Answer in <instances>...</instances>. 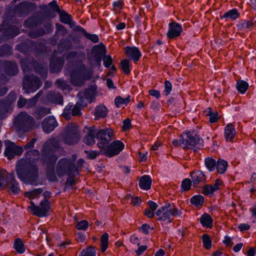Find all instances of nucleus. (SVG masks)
Returning <instances> with one entry per match:
<instances>
[{
    "label": "nucleus",
    "instance_id": "obj_44",
    "mask_svg": "<svg viewBox=\"0 0 256 256\" xmlns=\"http://www.w3.org/2000/svg\"><path fill=\"white\" fill-rule=\"evenodd\" d=\"M190 204L195 206H201L204 202V198L201 195H195L190 199Z\"/></svg>",
    "mask_w": 256,
    "mask_h": 256
},
{
    "label": "nucleus",
    "instance_id": "obj_64",
    "mask_svg": "<svg viewBox=\"0 0 256 256\" xmlns=\"http://www.w3.org/2000/svg\"><path fill=\"white\" fill-rule=\"evenodd\" d=\"M85 152L88 155V158L90 160L96 158L100 154V152L97 150L86 151Z\"/></svg>",
    "mask_w": 256,
    "mask_h": 256
},
{
    "label": "nucleus",
    "instance_id": "obj_58",
    "mask_svg": "<svg viewBox=\"0 0 256 256\" xmlns=\"http://www.w3.org/2000/svg\"><path fill=\"white\" fill-rule=\"evenodd\" d=\"M8 186L6 171L0 169V188H5Z\"/></svg>",
    "mask_w": 256,
    "mask_h": 256
},
{
    "label": "nucleus",
    "instance_id": "obj_60",
    "mask_svg": "<svg viewBox=\"0 0 256 256\" xmlns=\"http://www.w3.org/2000/svg\"><path fill=\"white\" fill-rule=\"evenodd\" d=\"M215 192L211 184L204 185L202 188V194L205 196H212L214 192Z\"/></svg>",
    "mask_w": 256,
    "mask_h": 256
},
{
    "label": "nucleus",
    "instance_id": "obj_15",
    "mask_svg": "<svg viewBox=\"0 0 256 256\" xmlns=\"http://www.w3.org/2000/svg\"><path fill=\"white\" fill-rule=\"evenodd\" d=\"M0 32H2V34L0 35V43L10 38H14L20 33L19 28L14 26H9L6 27L4 22L0 26Z\"/></svg>",
    "mask_w": 256,
    "mask_h": 256
},
{
    "label": "nucleus",
    "instance_id": "obj_51",
    "mask_svg": "<svg viewBox=\"0 0 256 256\" xmlns=\"http://www.w3.org/2000/svg\"><path fill=\"white\" fill-rule=\"evenodd\" d=\"M56 28L55 36H64L67 34L68 31L63 25L56 23Z\"/></svg>",
    "mask_w": 256,
    "mask_h": 256
},
{
    "label": "nucleus",
    "instance_id": "obj_32",
    "mask_svg": "<svg viewBox=\"0 0 256 256\" xmlns=\"http://www.w3.org/2000/svg\"><path fill=\"white\" fill-rule=\"evenodd\" d=\"M35 42L30 40L28 39L24 42H22L16 46V49L24 54H26L28 51L34 46Z\"/></svg>",
    "mask_w": 256,
    "mask_h": 256
},
{
    "label": "nucleus",
    "instance_id": "obj_23",
    "mask_svg": "<svg viewBox=\"0 0 256 256\" xmlns=\"http://www.w3.org/2000/svg\"><path fill=\"white\" fill-rule=\"evenodd\" d=\"M58 126L56 120L54 116H50L46 118L42 123V126L45 133L49 134Z\"/></svg>",
    "mask_w": 256,
    "mask_h": 256
},
{
    "label": "nucleus",
    "instance_id": "obj_25",
    "mask_svg": "<svg viewBox=\"0 0 256 256\" xmlns=\"http://www.w3.org/2000/svg\"><path fill=\"white\" fill-rule=\"evenodd\" d=\"M88 134L84 138V142L87 145H92L95 143V138H97V128L94 126L85 128Z\"/></svg>",
    "mask_w": 256,
    "mask_h": 256
},
{
    "label": "nucleus",
    "instance_id": "obj_39",
    "mask_svg": "<svg viewBox=\"0 0 256 256\" xmlns=\"http://www.w3.org/2000/svg\"><path fill=\"white\" fill-rule=\"evenodd\" d=\"M202 225L206 228H211L212 226L213 220L210 214H204L200 218Z\"/></svg>",
    "mask_w": 256,
    "mask_h": 256
},
{
    "label": "nucleus",
    "instance_id": "obj_41",
    "mask_svg": "<svg viewBox=\"0 0 256 256\" xmlns=\"http://www.w3.org/2000/svg\"><path fill=\"white\" fill-rule=\"evenodd\" d=\"M92 52L94 56H103L106 55V48L104 44L95 45L92 48Z\"/></svg>",
    "mask_w": 256,
    "mask_h": 256
},
{
    "label": "nucleus",
    "instance_id": "obj_7",
    "mask_svg": "<svg viewBox=\"0 0 256 256\" xmlns=\"http://www.w3.org/2000/svg\"><path fill=\"white\" fill-rule=\"evenodd\" d=\"M114 130L110 128H97V146L102 152L108 146L114 138Z\"/></svg>",
    "mask_w": 256,
    "mask_h": 256
},
{
    "label": "nucleus",
    "instance_id": "obj_62",
    "mask_svg": "<svg viewBox=\"0 0 256 256\" xmlns=\"http://www.w3.org/2000/svg\"><path fill=\"white\" fill-rule=\"evenodd\" d=\"M56 84L58 88L63 90L66 89L68 87L67 82L62 79L57 80Z\"/></svg>",
    "mask_w": 256,
    "mask_h": 256
},
{
    "label": "nucleus",
    "instance_id": "obj_9",
    "mask_svg": "<svg viewBox=\"0 0 256 256\" xmlns=\"http://www.w3.org/2000/svg\"><path fill=\"white\" fill-rule=\"evenodd\" d=\"M80 136L76 126L73 124H68L64 129L63 140L64 144L73 145L76 144Z\"/></svg>",
    "mask_w": 256,
    "mask_h": 256
},
{
    "label": "nucleus",
    "instance_id": "obj_8",
    "mask_svg": "<svg viewBox=\"0 0 256 256\" xmlns=\"http://www.w3.org/2000/svg\"><path fill=\"white\" fill-rule=\"evenodd\" d=\"M42 82L34 74L25 75L22 82V88L26 93L34 92L42 86Z\"/></svg>",
    "mask_w": 256,
    "mask_h": 256
},
{
    "label": "nucleus",
    "instance_id": "obj_34",
    "mask_svg": "<svg viewBox=\"0 0 256 256\" xmlns=\"http://www.w3.org/2000/svg\"><path fill=\"white\" fill-rule=\"evenodd\" d=\"M240 13L237 8H232L225 13L222 16H220L221 18H226V21L228 20H234L238 19L240 17Z\"/></svg>",
    "mask_w": 256,
    "mask_h": 256
},
{
    "label": "nucleus",
    "instance_id": "obj_63",
    "mask_svg": "<svg viewBox=\"0 0 256 256\" xmlns=\"http://www.w3.org/2000/svg\"><path fill=\"white\" fill-rule=\"evenodd\" d=\"M84 36L94 43H98L99 42V38L96 34H90L86 32Z\"/></svg>",
    "mask_w": 256,
    "mask_h": 256
},
{
    "label": "nucleus",
    "instance_id": "obj_52",
    "mask_svg": "<svg viewBox=\"0 0 256 256\" xmlns=\"http://www.w3.org/2000/svg\"><path fill=\"white\" fill-rule=\"evenodd\" d=\"M12 47L8 44H4L0 46V57L11 54Z\"/></svg>",
    "mask_w": 256,
    "mask_h": 256
},
{
    "label": "nucleus",
    "instance_id": "obj_1",
    "mask_svg": "<svg viewBox=\"0 0 256 256\" xmlns=\"http://www.w3.org/2000/svg\"><path fill=\"white\" fill-rule=\"evenodd\" d=\"M39 158V151L32 150L27 152L24 158L18 162L16 170L18 178L21 181L32 185L38 184V171L36 161Z\"/></svg>",
    "mask_w": 256,
    "mask_h": 256
},
{
    "label": "nucleus",
    "instance_id": "obj_10",
    "mask_svg": "<svg viewBox=\"0 0 256 256\" xmlns=\"http://www.w3.org/2000/svg\"><path fill=\"white\" fill-rule=\"evenodd\" d=\"M180 141L184 148L193 149L202 142L200 136L194 132H183L181 135Z\"/></svg>",
    "mask_w": 256,
    "mask_h": 256
},
{
    "label": "nucleus",
    "instance_id": "obj_45",
    "mask_svg": "<svg viewBox=\"0 0 256 256\" xmlns=\"http://www.w3.org/2000/svg\"><path fill=\"white\" fill-rule=\"evenodd\" d=\"M248 88V84L244 80H239L236 82V88L242 94H244Z\"/></svg>",
    "mask_w": 256,
    "mask_h": 256
},
{
    "label": "nucleus",
    "instance_id": "obj_21",
    "mask_svg": "<svg viewBox=\"0 0 256 256\" xmlns=\"http://www.w3.org/2000/svg\"><path fill=\"white\" fill-rule=\"evenodd\" d=\"M57 52L55 50L51 58L50 64V71L52 73L59 72L62 69L64 64L63 58H56Z\"/></svg>",
    "mask_w": 256,
    "mask_h": 256
},
{
    "label": "nucleus",
    "instance_id": "obj_20",
    "mask_svg": "<svg viewBox=\"0 0 256 256\" xmlns=\"http://www.w3.org/2000/svg\"><path fill=\"white\" fill-rule=\"evenodd\" d=\"M182 26L180 24L172 20L168 26L166 36L170 40L179 37L182 34Z\"/></svg>",
    "mask_w": 256,
    "mask_h": 256
},
{
    "label": "nucleus",
    "instance_id": "obj_47",
    "mask_svg": "<svg viewBox=\"0 0 256 256\" xmlns=\"http://www.w3.org/2000/svg\"><path fill=\"white\" fill-rule=\"evenodd\" d=\"M130 102V96L126 98H122L120 96H116L114 99V103L116 107L121 108L126 106Z\"/></svg>",
    "mask_w": 256,
    "mask_h": 256
},
{
    "label": "nucleus",
    "instance_id": "obj_57",
    "mask_svg": "<svg viewBox=\"0 0 256 256\" xmlns=\"http://www.w3.org/2000/svg\"><path fill=\"white\" fill-rule=\"evenodd\" d=\"M124 4L123 0H118L114 2L112 4V10L115 12H120L123 8Z\"/></svg>",
    "mask_w": 256,
    "mask_h": 256
},
{
    "label": "nucleus",
    "instance_id": "obj_59",
    "mask_svg": "<svg viewBox=\"0 0 256 256\" xmlns=\"http://www.w3.org/2000/svg\"><path fill=\"white\" fill-rule=\"evenodd\" d=\"M89 226L88 222L86 220H82L78 222L76 225V228L78 230L86 231L88 230Z\"/></svg>",
    "mask_w": 256,
    "mask_h": 256
},
{
    "label": "nucleus",
    "instance_id": "obj_43",
    "mask_svg": "<svg viewBox=\"0 0 256 256\" xmlns=\"http://www.w3.org/2000/svg\"><path fill=\"white\" fill-rule=\"evenodd\" d=\"M42 191V188H35L32 190L25 192L24 196L30 199H34L38 198Z\"/></svg>",
    "mask_w": 256,
    "mask_h": 256
},
{
    "label": "nucleus",
    "instance_id": "obj_3",
    "mask_svg": "<svg viewBox=\"0 0 256 256\" xmlns=\"http://www.w3.org/2000/svg\"><path fill=\"white\" fill-rule=\"evenodd\" d=\"M34 118L26 112H20L14 120V126L18 134L28 132L39 127Z\"/></svg>",
    "mask_w": 256,
    "mask_h": 256
},
{
    "label": "nucleus",
    "instance_id": "obj_54",
    "mask_svg": "<svg viewBox=\"0 0 256 256\" xmlns=\"http://www.w3.org/2000/svg\"><path fill=\"white\" fill-rule=\"evenodd\" d=\"M202 241L204 247L206 250H210L212 247V240L210 236L206 234H204L202 235Z\"/></svg>",
    "mask_w": 256,
    "mask_h": 256
},
{
    "label": "nucleus",
    "instance_id": "obj_46",
    "mask_svg": "<svg viewBox=\"0 0 256 256\" xmlns=\"http://www.w3.org/2000/svg\"><path fill=\"white\" fill-rule=\"evenodd\" d=\"M216 162L212 158L208 157L204 160V164L210 172H214L216 167Z\"/></svg>",
    "mask_w": 256,
    "mask_h": 256
},
{
    "label": "nucleus",
    "instance_id": "obj_61",
    "mask_svg": "<svg viewBox=\"0 0 256 256\" xmlns=\"http://www.w3.org/2000/svg\"><path fill=\"white\" fill-rule=\"evenodd\" d=\"M104 66L106 68H109L112 64V59L110 55H105L102 57Z\"/></svg>",
    "mask_w": 256,
    "mask_h": 256
},
{
    "label": "nucleus",
    "instance_id": "obj_42",
    "mask_svg": "<svg viewBox=\"0 0 256 256\" xmlns=\"http://www.w3.org/2000/svg\"><path fill=\"white\" fill-rule=\"evenodd\" d=\"M228 166V163L226 161L224 160L219 159L216 162V168L219 174H223L226 172Z\"/></svg>",
    "mask_w": 256,
    "mask_h": 256
},
{
    "label": "nucleus",
    "instance_id": "obj_38",
    "mask_svg": "<svg viewBox=\"0 0 256 256\" xmlns=\"http://www.w3.org/2000/svg\"><path fill=\"white\" fill-rule=\"evenodd\" d=\"M235 128L231 124H227L225 127L224 137L226 140L231 141L236 135Z\"/></svg>",
    "mask_w": 256,
    "mask_h": 256
},
{
    "label": "nucleus",
    "instance_id": "obj_24",
    "mask_svg": "<svg viewBox=\"0 0 256 256\" xmlns=\"http://www.w3.org/2000/svg\"><path fill=\"white\" fill-rule=\"evenodd\" d=\"M16 94L14 92H11L5 100H0V118L2 114L7 112V108L16 99Z\"/></svg>",
    "mask_w": 256,
    "mask_h": 256
},
{
    "label": "nucleus",
    "instance_id": "obj_4",
    "mask_svg": "<svg viewBox=\"0 0 256 256\" xmlns=\"http://www.w3.org/2000/svg\"><path fill=\"white\" fill-rule=\"evenodd\" d=\"M70 82L74 86H82L85 82L90 80L94 76V70L86 68L81 64L72 70L70 74Z\"/></svg>",
    "mask_w": 256,
    "mask_h": 256
},
{
    "label": "nucleus",
    "instance_id": "obj_28",
    "mask_svg": "<svg viewBox=\"0 0 256 256\" xmlns=\"http://www.w3.org/2000/svg\"><path fill=\"white\" fill-rule=\"evenodd\" d=\"M46 98L52 102L63 104V98L59 92L50 91L47 94Z\"/></svg>",
    "mask_w": 256,
    "mask_h": 256
},
{
    "label": "nucleus",
    "instance_id": "obj_31",
    "mask_svg": "<svg viewBox=\"0 0 256 256\" xmlns=\"http://www.w3.org/2000/svg\"><path fill=\"white\" fill-rule=\"evenodd\" d=\"M10 177L11 178L9 190L13 194H18L20 192V188L18 182L14 178V174L11 172L10 174Z\"/></svg>",
    "mask_w": 256,
    "mask_h": 256
},
{
    "label": "nucleus",
    "instance_id": "obj_11",
    "mask_svg": "<svg viewBox=\"0 0 256 256\" xmlns=\"http://www.w3.org/2000/svg\"><path fill=\"white\" fill-rule=\"evenodd\" d=\"M50 208V204L48 200H42L39 206H36L34 202L30 201V206L28 209L31 213L40 218L46 216L48 215Z\"/></svg>",
    "mask_w": 256,
    "mask_h": 256
},
{
    "label": "nucleus",
    "instance_id": "obj_40",
    "mask_svg": "<svg viewBox=\"0 0 256 256\" xmlns=\"http://www.w3.org/2000/svg\"><path fill=\"white\" fill-rule=\"evenodd\" d=\"M13 248L18 254H23L26 251L25 246L22 240L20 238L15 239Z\"/></svg>",
    "mask_w": 256,
    "mask_h": 256
},
{
    "label": "nucleus",
    "instance_id": "obj_5",
    "mask_svg": "<svg viewBox=\"0 0 256 256\" xmlns=\"http://www.w3.org/2000/svg\"><path fill=\"white\" fill-rule=\"evenodd\" d=\"M72 158H62L60 159L56 166V173L58 176L61 178L65 175L69 176H74V172H76L74 167V162L77 158L76 154L72 155Z\"/></svg>",
    "mask_w": 256,
    "mask_h": 256
},
{
    "label": "nucleus",
    "instance_id": "obj_16",
    "mask_svg": "<svg viewBox=\"0 0 256 256\" xmlns=\"http://www.w3.org/2000/svg\"><path fill=\"white\" fill-rule=\"evenodd\" d=\"M86 106V102H83L82 100L78 99L76 104H69L64 109L63 114L66 118H69L72 114L73 116H78L81 114V110Z\"/></svg>",
    "mask_w": 256,
    "mask_h": 256
},
{
    "label": "nucleus",
    "instance_id": "obj_14",
    "mask_svg": "<svg viewBox=\"0 0 256 256\" xmlns=\"http://www.w3.org/2000/svg\"><path fill=\"white\" fill-rule=\"evenodd\" d=\"M124 148V144L120 140H116L110 142L102 152L106 156L111 158L118 154Z\"/></svg>",
    "mask_w": 256,
    "mask_h": 256
},
{
    "label": "nucleus",
    "instance_id": "obj_26",
    "mask_svg": "<svg viewBox=\"0 0 256 256\" xmlns=\"http://www.w3.org/2000/svg\"><path fill=\"white\" fill-rule=\"evenodd\" d=\"M125 50L126 56L135 62L138 61L142 56V53L137 47L128 46L125 48Z\"/></svg>",
    "mask_w": 256,
    "mask_h": 256
},
{
    "label": "nucleus",
    "instance_id": "obj_56",
    "mask_svg": "<svg viewBox=\"0 0 256 256\" xmlns=\"http://www.w3.org/2000/svg\"><path fill=\"white\" fill-rule=\"evenodd\" d=\"M96 252L94 248L88 247L85 250H83L79 256H96Z\"/></svg>",
    "mask_w": 256,
    "mask_h": 256
},
{
    "label": "nucleus",
    "instance_id": "obj_33",
    "mask_svg": "<svg viewBox=\"0 0 256 256\" xmlns=\"http://www.w3.org/2000/svg\"><path fill=\"white\" fill-rule=\"evenodd\" d=\"M40 8L48 14H50L49 8H51L52 11L57 13L60 10L56 1L54 0L49 2L48 5L42 4L40 6Z\"/></svg>",
    "mask_w": 256,
    "mask_h": 256
},
{
    "label": "nucleus",
    "instance_id": "obj_6",
    "mask_svg": "<svg viewBox=\"0 0 256 256\" xmlns=\"http://www.w3.org/2000/svg\"><path fill=\"white\" fill-rule=\"evenodd\" d=\"M156 215L158 220L168 224L172 222L173 217H181L182 212L175 206L167 203L158 210Z\"/></svg>",
    "mask_w": 256,
    "mask_h": 256
},
{
    "label": "nucleus",
    "instance_id": "obj_55",
    "mask_svg": "<svg viewBox=\"0 0 256 256\" xmlns=\"http://www.w3.org/2000/svg\"><path fill=\"white\" fill-rule=\"evenodd\" d=\"M192 184V180L188 178L184 179L181 184L182 191L184 192L188 190L190 188Z\"/></svg>",
    "mask_w": 256,
    "mask_h": 256
},
{
    "label": "nucleus",
    "instance_id": "obj_35",
    "mask_svg": "<svg viewBox=\"0 0 256 256\" xmlns=\"http://www.w3.org/2000/svg\"><path fill=\"white\" fill-rule=\"evenodd\" d=\"M108 114V110L104 105H98L95 108L94 116L96 119L104 118Z\"/></svg>",
    "mask_w": 256,
    "mask_h": 256
},
{
    "label": "nucleus",
    "instance_id": "obj_12",
    "mask_svg": "<svg viewBox=\"0 0 256 256\" xmlns=\"http://www.w3.org/2000/svg\"><path fill=\"white\" fill-rule=\"evenodd\" d=\"M21 67L24 72L30 71L33 68L37 73L47 72L46 66H40L32 58H22L20 61Z\"/></svg>",
    "mask_w": 256,
    "mask_h": 256
},
{
    "label": "nucleus",
    "instance_id": "obj_17",
    "mask_svg": "<svg viewBox=\"0 0 256 256\" xmlns=\"http://www.w3.org/2000/svg\"><path fill=\"white\" fill-rule=\"evenodd\" d=\"M37 6L35 3L24 2L20 3L14 8V14L18 16L26 15L30 12L36 10Z\"/></svg>",
    "mask_w": 256,
    "mask_h": 256
},
{
    "label": "nucleus",
    "instance_id": "obj_50",
    "mask_svg": "<svg viewBox=\"0 0 256 256\" xmlns=\"http://www.w3.org/2000/svg\"><path fill=\"white\" fill-rule=\"evenodd\" d=\"M101 251L105 252L108 248V234L107 233L104 234L100 238Z\"/></svg>",
    "mask_w": 256,
    "mask_h": 256
},
{
    "label": "nucleus",
    "instance_id": "obj_49",
    "mask_svg": "<svg viewBox=\"0 0 256 256\" xmlns=\"http://www.w3.org/2000/svg\"><path fill=\"white\" fill-rule=\"evenodd\" d=\"M45 30L42 28L32 29L30 30L28 36L33 38L42 36L45 34Z\"/></svg>",
    "mask_w": 256,
    "mask_h": 256
},
{
    "label": "nucleus",
    "instance_id": "obj_37",
    "mask_svg": "<svg viewBox=\"0 0 256 256\" xmlns=\"http://www.w3.org/2000/svg\"><path fill=\"white\" fill-rule=\"evenodd\" d=\"M50 113V109L44 106L38 107L33 115L37 120H40L45 116Z\"/></svg>",
    "mask_w": 256,
    "mask_h": 256
},
{
    "label": "nucleus",
    "instance_id": "obj_2",
    "mask_svg": "<svg viewBox=\"0 0 256 256\" xmlns=\"http://www.w3.org/2000/svg\"><path fill=\"white\" fill-rule=\"evenodd\" d=\"M60 149L58 140L56 138L48 140L44 144L42 154V160L48 166L46 176L50 182H56L58 178L54 170V166L58 160L55 153Z\"/></svg>",
    "mask_w": 256,
    "mask_h": 256
},
{
    "label": "nucleus",
    "instance_id": "obj_36",
    "mask_svg": "<svg viewBox=\"0 0 256 256\" xmlns=\"http://www.w3.org/2000/svg\"><path fill=\"white\" fill-rule=\"evenodd\" d=\"M72 48V42L67 38H62L58 44V50L60 54L63 52L65 50H70Z\"/></svg>",
    "mask_w": 256,
    "mask_h": 256
},
{
    "label": "nucleus",
    "instance_id": "obj_27",
    "mask_svg": "<svg viewBox=\"0 0 256 256\" xmlns=\"http://www.w3.org/2000/svg\"><path fill=\"white\" fill-rule=\"evenodd\" d=\"M42 22V20L41 18L36 14H33L24 22V26L26 28H31L37 26L41 24Z\"/></svg>",
    "mask_w": 256,
    "mask_h": 256
},
{
    "label": "nucleus",
    "instance_id": "obj_19",
    "mask_svg": "<svg viewBox=\"0 0 256 256\" xmlns=\"http://www.w3.org/2000/svg\"><path fill=\"white\" fill-rule=\"evenodd\" d=\"M96 85L90 86L87 89L83 92H80L78 93L77 97L80 100L83 102L90 103L95 98L96 94Z\"/></svg>",
    "mask_w": 256,
    "mask_h": 256
},
{
    "label": "nucleus",
    "instance_id": "obj_30",
    "mask_svg": "<svg viewBox=\"0 0 256 256\" xmlns=\"http://www.w3.org/2000/svg\"><path fill=\"white\" fill-rule=\"evenodd\" d=\"M152 180L150 176L144 175L139 180V187L144 190H148L151 188Z\"/></svg>",
    "mask_w": 256,
    "mask_h": 256
},
{
    "label": "nucleus",
    "instance_id": "obj_22",
    "mask_svg": "<svg viewBox=\"0 0 256 256\" xmlns=\"http://www.w3.org/2000/svg\"><path fill=\"white\" fill-rule=\"evenodd\" d=\"M190 176L194 188L200 187L206 182V176L202 170H195L190 173Z\"/></svg>",
    "mask_w": 256,
    "mask_h": 256
},
{
    "label": "nucleus",
    "instance_id": "obj_13",
    "mask_svg": "<svg viewBox=\"0 0 256 256\" xmlns=\"http://www.w3.org/2000/svg\"><path fill=\"white\" fill-rule=\"evenodd\" d=\"M2 68H4L5 73L10 76L16 74L18 71L17 64L15 62L11 61L0 60V70ZM0 81L4 82L6 84L8 80L5 78L4 74H0Z\"/></svg>",
    "mask_w": 256,
    "mask_h": 256
},
{
    "label": "nucleus",
    "instance_id": "obj_18",
    "mask_svg": "<svg viewBox=\"0 0 256 256\" xmlns=\"http://www.w3.org/2000/svg\"><path fill=\"white\" fill-rule=\"evenodd\" d=\"M6 148L4 155L8 159L13 158L15 156H20L23 152L22 147L16 146L14 142L10 140L5 141Z\"/></svg>",
    "mask_w": 256,
    "mask_h": 256
},
{
    "label": "nucleus",
    "instance_id": "obj_48",
    "mask_svg": "<svg viewBox=\"0 0 256 256\" xmlns=\"http://www.w3.org/2000/svg\"><path fill=\"white\" fill-rule=\"evenodd\" d=\"M42 93V91H40L32 98L26 100V107L28 108H30L34 106L36 104L38 98Z\"/></svg>",
    "mask_w": 256,
    "mask_h": 256
},
{
    "label": "nucleus",
    "instance_id": "obj_53",
    "mask_svg": "<svg viewBox=\"0 0 256 256\" xmlns=\"http://www.w3.org/2000/svg\"><path fill=\"white\" fill-rule=\"evenodd\" d=\"M120 67L123 72L128 74L130 72V60L127 59H124L120 62Z\"/></svg>",
    "mask_w": 256,
    "mask_h": 256
},
{
    "label": "nucleus",
    "instance_id": "obj_29",
    "mask_svg": "<svg viewBox=\"0 0 256 256\" xmlns=\"http://www.w3.org/2000/svg\"><path fill=\"white\" fill-rule=\"evenodd\" d=\"M60 16V21L64 24H67L70 28H72L74 22H72V18L71 15L68 14L64 10H60L58 12Z\"/></svg>",
    "mask_w": 256,
    "mask_h": 256
}]
</instances>
